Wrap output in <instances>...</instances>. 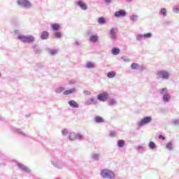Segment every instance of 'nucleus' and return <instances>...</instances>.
Listing matches in <instances>:
<instances>
[{
  "instance_id": "nucleus-1",
  "label": "nucleus",
  "mask_w": 179,
  "mask_h": 179,
  "mask_svg": "<svg viewBox=\"0 0 179 179\" xmlns=\"http://www.w3.org/2000/svg\"><path fill=\"white\" fill-rule=\"evenodd\" d=\"M17 38L20 39L22 43H27L29 44L36 41V38L33 36L19 35Z\"/></svg>"
},
{
  "instance_id": "nucleus-2",
  "label": "nucleus",
  "mask_w": 179,
  "mask_h": 179,
  "mask_svg": "<svg viewBox=\"0 0 179 179\" xmlns=\"http://www.w3.org/2000/svg\"><path fill=\"white\" fill-rule=\"evenodd\" d=\"M101 176L103 178H110V179L114 178L115 177L114 172L108 169H102L101 171Z\"/></svg>"
},
{
  "instance_id": "nucleus-3",
  "label": "nucleus",
  "mask_w": 179,
  "mask_h": 179,
  "mask_svg": "<svg viewBox=\"0 0 179 179\" xmlns=\"http://www.w3.org/2000/svg\"><path fill=\"white\" fill-rule=\"evenodd\" d=\"M157 76H158V79H169V77L170 76V74L169 72L162 70L159 71L157 73Z\"/></svg>"
},
{
  "instance_id": "nucleus-4",
  "label": "nucleus",
  "mask_w": 179,
  "mask_h": 179,
  "mask_svg": "<svg viewBox=\"0 0 179 179\" xmlns=\"http://www.w3.org/2000/svg\"><path fill=\"white\" fill-rule=\"evenodd\" d=\"M108 93L107 92H102L97 95V99L99 100V101H106L108 100Z\"/></svg>"
},
{
  "instance_id": "nucleus-5",
  "label": "nucleus",
  "mask_w": 179,
  "mask_h": 179,
  "mask_svg": "<svg viewBox=\"0 0 179 179\" xmlns=\"http://www.w3.org/2000/svg\"><path fill=\"white\" fill-rule=\"evenodd\" d=\"M70 141H75L76 139H83V136L80 134H76L75 132H71L69 135Z\"/></svg>"
},
{
  "instance_id": "nucleus-6",
  "label": "nucleus",
  "mask_w": 179,
  "mask_h": 179,
  "mask_svg": "<svg viewBox=\"0 0 179 179\" xmlns=\"http://www.w3.org/2000/svg\"><path fill=\"white\" fill-rule=\"evenodd\" d=\"M17 3L18 5H22L24 8H30L31 6V3L28 0H18Z\"/></svg>"
},
{
  "instance_id": "nucleus-7",
  "label": "nucleus",
  "mask_w": 179,
  "mask_h": 179,
  "mask_svg": "<svg viewBox=\"0 0 179 179\" xmlns=\"http://www.w3.org/2000/svg\"><path fill=\"white\" fill-rule=\"evenodd\" d=\"M150 121H152V117L150 116L145 117L140 121L139 125L140 127H143V125H146V124H149Z\"/></svg>"
},
{
  "instance_id": "nucleus-8",
  "label": "nucleus",
  "mask_w": 179,
  "mask_h": 179,
  "mask_svg": "<svg viewBox=\"0 0 179 179\" xmlns=\"http://www.w3.org/2000/svg\"><path fill=\"white\" fill-rule=\"evenodd\" d=\"M127 15V13L125 12L124 10H120L119 11H116L115 13V17H124Z\"/></svg>"
},
{
  "instance_id": "nucleus-9",
  "label": "nucleus",
  "mask_w": 179,
  "mask_h": 179,
  "mask_svg": "<svg viewBox=\"0 0 179 179\" xmlns=\"http://www.w3.org/2000/svg\"><path fill=\"white\" fill-rule=\"evenodd\" d=\"M19 169H20V170H22V171H25V173H30V171H31V170H30L29 169V167L22 164H17Z\"/></svg>"
},
{
  "instance_id": "nucleus-10",
  "label": "nucleus",
  "mask_w": 179,
  "mask_h": 179,
  "mask_svg": "<svg viewBox=\"0 0 179 179\" xmlns=\"http://www.w3.org/2000/svg\"><path fill=\"white\" fill-rule=\"evenodd\" d=\"M69 104L72 108H79V104L76 101L71 100L69 101Z\"/></svg>"
},
{
  "instance_id": "nucleus-11",
  "label": "nucleus",
  "mask_w": 179,
  "mask_h": 179,
  "mask_svg": "<svg viewBox=\"0 0 179 179\" xmlns=\"http://www.w3.org/2000/svg\"><path fill=\"white\" fill-rule=\"evenodd\" d=\"M77 5H78V6H80L83 10H86L87 9V5H86V3L83 1H78Z\"/></svg>"
},
{
  "instance_id": "nucleus-12",
  "label": "nucleus",
  "mask_w": 179,
  "mask_h": 179,
  "mask_svg": "<svg viewBox=\"0 0 179 179\" xmlns=\"http://www.w3.org/2000/svg\"><path fill=\"white\" fill-rule=\"evenodd\" d=\"M50 34H48V31H43L41 35V38L42 40H47Z\"/></svg>"
},
{
  "instance_id": "nucleus-13",
  "label": "nucleus",
  "mask_w": 179,
  "mask_h": 179,
  "mask_svg": "<svg viewBox=\"0 0 179 179\" xmlns=\"http://www.w3.org/2000/svg\"><path fill=\"white\" fill-rule=\"evenodd\" d=\"M75 92H76V90L75 88H71V90L64 91L63 94H64V96H68V94H72V93H75Z\"/></svg>"
},
{
  "instance_id": "nucleus-14",
  "label": "nucleus",
  "mask_w": 179,
  "mask_h": 179,
  "mask_svg": "<svg viewBox=\"0 0 179 179\" xmlns=\"http://www.w3.org/2000/svg\"><path fill=\"white\" fill-rule=\"evenodd\" d=\"M90 40L92 43H97L99 41V36H97V35H92L90 37Z\"/></svg>"
},
{
  "instance_id": "nucleus-15",
  "label": "nucleus",
  "mask_w": 179,
  "mask_h": 179,
  "mask_svg": "<svg viewBox=\"0 0 179 179\" xmlns=\"http://www.w3.org/2000/svg\"><path fill=\"white\" fill-rule=\"evenodd\" d=\"M115 33H116V31H115V29L113 28L111 30H110V38H117V35H115Z\"/></svg>"
},
{
  "instance_id": "nucleus-16",
  "label": "nucleus",
  "mask_w": 179,
  "mask_h": 179,
  "mask_svg": "<svg viewBox=\"0 0 179 179\" xmlns=\"http://www.w3.org/2000/svg\"><path fill=\"white\" fill-rule=\"evenodd\" d=\"M170 99H171V96L169 94H165L163 96L164 101H166L168 103V101H170Z\"/></svg>"
},
{
  "instance_id": "nucleus-17",
  "label": "nucleus",
  "mask_w": 179,
  "mask_h": 179,
  "mask_svg": "<svg viewBox=\"0 0 179 179\" xmlns=\"http://www.w3.org/2000/svg\"><path fill=\"white\" fill-rule=\"evenodd\" d=\"M95 122H96L97 124H100L101 122H104V119H103V117H96L94 118Z\"/></svg>"
},
{
  "instance_id": "nucleus-18",
  "label": "nucleus",
  "mask_w": 179,
  "mask_h": 179,
  "mask_svg": "<svg viewBox=\"0 0 179 179\" xmlns=\"http://www.w3.org/2000/svg\"><path fill=\"white\" fill-rule=\"evenodd\" d=\"M51 27L52 30H55V31H57V30H59V24H52Z\"/></svg>"
},
{
  "instance_id": "nucleus-19",
  "label": "nucleus",
  "mask_w": 179,
  "mask_h": 179,
  "mask_svg": "<svg viewBox=\"0 0 179 179\" xmlns=\"http://www.w3.org/2000/svg\"><path fill=\"white\" fill-rule=\"evenodd\" d=\"M112 54H113V55H118V54H120V49H118L117 48H113Z\"/></svg>"
},
{
  "instance_id": "nucleus-20",
  "label": "nucleus",
  "mask_w": 179,
  "mask_h": 179,
  "mask_svg": "<svg viewBox=\"0 0 179 179\" xmlns=\"http://www.w3.org/2000/svg\"><path fill=\"white\" fill-rule=\"evenodd\" d=\"M115 75H116L115 72H114V71H110V72L108 73L107 76H108V78H109L110 79H111V78H115Z\"/></svg>"
},
{
  "instance_id": "nucleus-21",
  "label": "nucleus",
  "mask_w": 179,
  "mask_h": 179,
  "mask_svg": "<svg viewBox=\"0 0 179 179\" xmlns=\"http://www.w3.org/2000/svg\"><path fill=\"white\" fill-rule=\"evenodd\" d=\"M124 145H125V141L124 140H120L117 141V146L119 148H123Z\"/></svg>"
},
{
  "instance_id": "nucleus-22",
  "label": "nucleus",
  "mask_w": 179,
  "mask_h": 179,
  "mask_svg": "<svg viewBox=\"0 0 179 179\" xmlns=\"http://www.w3.org/2000/svg\"><path fill=\"white\" fill-rule=\"evenodd\" d=\"M98 23L100 24H104L106 23V19L103 17H101L98 19Z\"/></svg>"
},
{
  "instance_id": "nucleus-23",
  "label": "nucleus",
  "mask_w": 179,
  "mask_h": 179,
  "mask_svg": "<svg viewBox=\"0 0 179 179\" xmlns=\"http://www.w3.org/2000/svg\"><path fill=\"white\" fill-rule=\"evenodd\" d=\"M131 69H138L139 68V64L138 63H133L131 65Z\"/></svg>"
},
{
  "instance_id": "nucleus-24",
  "label": "nucleus",
  "mask_w": 179,
  "mask_h": 179,
  "mask_svg": "<svg viewBox=\"0 0 179 179\" xmlns=\"http://www.w3.org/2000/svg\"><path fill=\"white\" fill-rule=\"evenodd\" d=\"M166 149H168V150H173V144H171V143H166Z\"/></svg>"
},
{
  "instance_id": "nucleus-25",
  "label": "nucleus",
  "mask_w": 179,
  "mask_h": 179,
  "mask_svg": "<svg viewBox=\"0 0 179 179\" xmlns=\"http://www.w3.org/2000/svg\"><path fill=\"white\" fill-rule=\"evenodd\" d=\"M161 15H163V16H166L167 15V10H166V8H162L161 11H160Z\"/></svg>"
},
{
  "instance_id": "nucleus-26",
  "label": "nucleus",
  "mask_w": 179,
  "mask_h": 179,
  "mask_svg": "<svg viewBox=\"0 0 179 179\" xmlns=\"http://www.w3.org/2000/svg\"><path fill=\"white\" fill-rule=\"evenodd\" d=\"M149 148L150 149H155V148H156V144H155L152 141H150L149 143Z\"/></svg>"
},
{
  "instance_id": "nucleus-27",
  "label": "nucleus",
  "mask_w": 179,
  "mask_h": 179,
  "mask_svg": "<svg viewBox=\"0 0 179 179\" xmlns=\"http://www.w3.org/2000/svg\"><path fill=\"white\" fill-rule=\"evenodd\" d=\"M55 36L56 38H61V37H62V34L61 32H56L55 33Z\"/></svg>"
},
{
  "instance_id": "nucleus-28",
  "label": "nucleus",
  "mask_w": 179,
  "mask_h": 179,
  "mask_svg": "<svg viewBox=\"0 0 179 179\" xmlns=\"http://www.w3.org/2000/svg\"><path fill=\"white\" fill-rule=\"evenodd\" d=\"M64 92V87H59L56 89V93H62Z\"/></svg>"
},
{
  "instance_id": "nucleus-29",
  "label": "nucleus",
  "mask_w": 179,
  "mask_h": 179,
  "mask_svg": "<svg viewBox=\"0 0 179 179\" xmlns=\"http://www.w3.org/2000/svg\"><path fill=\"white\" fill-rule=\"evenodd\" d=\"M86 66L87 68H94V65H93V63L92 62H87Z\"/></svg>"
},
{
  "instance_id": "nucleus-30",
  "label": "nucleus",
  "mask_w": 179,
  "mask_h": 179,
  "mask_svg": "<svg viewBox=\"0 0 179 179\" xmlns=\"http://www.w3.org/2000/svg\"><path fill=\"white\" fill-rule=\"evenodd\" d=\"M143 37L145 38H150V37H152V34L150 33H148L143 35Z\"/></svg>"
},
{
  "instance_id": "nucleus-31",
  "label": "nucleus",
  "mask_w": 179,
  "mask_h": 179,
  "mask_svg": "<svg viewBox=\"0 0 179 179\" xmlns=\"http://www.w3.org/2000/svg\"><path fill=\"white\" fill-rule=\"evenodd\" d=\"M92 103H94V98H90V99H88L87 101V104H92Z\"/></svg>"
},
{
  "instance_id": "nucleus-32",
  "label": "nucleus",
  "mask_w": 179,
  "mask_h": 179,
  "mask_svg": "<svg viewBox=\"0 0 179 179\" xmlns=\"http://www.w3.org/2000/svg\"><path fill=\"white\" fill-rule=\"evenodd\" d=\"M83 93L84 94H86V96H90V94H92V92H90V91L88 90H84Z\"/></svg>"
},
{
  "instance_id": "nucleus-33",
  "label": "nucleus",
  "mask_w": 179,
  "mask_h": 179,
  "mask_svg": "<svg viewBox=\"0 0 179 179\" xmlns=\"http://www.w3.org/2000/svg\"><path fill=\"white\" fill-rule=\"evenodd\" d=\"M131 20H136L138 19V15H133L131 16Z\"/></svg>"
},
{
  "instance_id": "nucleus-34",
  "label": "nucleus",
  "mask_w": 179,
  "mask_h": 179,
  "mask_svg": "<svg viewBox=\"0 0 179 179\" xmlns=\"http://www.w3.org/2000/svg\"><path fill=\"white\" fill-rule=\"evenodd\" d=\"M164 93H167V88H162L161 90V94H163Z\"/></svg>"
},
{
  "instance_id": "nucleus-35",
  "label": "nucleus",
  "mask_w": 179,
  "mask_h": 179,
  "mask_svg": "<svg viewBox=\"0 0 179 179\" xmlns=\"http://www.w3.org/2000/svg\"><path fill=\"white\" fill-rule=\"evenodd\" d=\"M143 38V35L138 34V35L137 36L138 40H142Z\"/></svg>"
},
{
  "instance_id": "nucleus-36",
  "label": "nucleus",
  "mask_w": 179,
  "mask_h": 179,
  "mask_svg": "<svg viewBox=\"0 0 179 179\" xmlns=\"http://www.w3.org/2000/svg\"><path fill=\"white\" fill-rule=\"evenodd\" d=\"M173 12L175 13H179V8H173Z\"/></svg>"
},
{
  "instance_id": "nucleus-37",
  "label": "nucleus",
  "mask_w": 179,
  "mask_h": 179,
  "mask_svg": "<svg viewBox=\"0 0 179 179\" xmlns=\"http://www.w3.org/2000/svg\"><path fill=\"white\" fill-rule=\"evenodd\" d=\"M50 53L52 55H55V54H57V50H52Z\"/></svg>"
},
{
  "instance_id": "nucleus-38",
  "label": "nucleus",
  "mask_w": 179,
  "mask_h": 179,
  "mask_svg": "<svg viewBox=\"0 0 179 179\" xmlns=\"http://www.w3.org/2000/svg\"><path fill=\"white\" fill-rule=\"evenodd\" d=\"M159 139H162L163 141H164V139H166V138H165L164 136L160 135V136H159Z\"/></svg>"
},
{
  "instance_id": "nucleus-39",
  "label": "nucleus",
  "mask_w": 179,
  "mask_h": 179,
  "mask_svg": "<svg viewBox=\"0 0 179 179\" xmlns=\"http://www.w3.org/2000/svg\"><path fill=\"white\" fill-rule=\"evenodd\" d=\"M110 136H115V131H112L110 134Z\"/></svg>"
},
{
  "instance_id": "nucleus-40",
  "label": "nucleus",
  "mask_w": 179,
  "mask_h": 179,
  "mask_svg": "<svg viewBox=\"0 0 179 179\" xmlns=\"http://www.w3.org/2000/svg\"><path fill=\"white\" fill-rule=\"evenodd\" d=\"M106 1V2H107L108 3H110V2H111V1H113V0H105Z\"/></svg>"
},
{
  "instance_id": "nucleus-41",
  "label": "nucleus",
  "mask_w": 179,
  "mask_h": 179,
  "mask_svg": "<svg viewBox=\"0 0 179 179\" xmlns=\"http://www.w3.org/2000/svg\"><path fill=\"white\" fill-rule=\"evenodd\" d=\"M65 132H66V131H65V130H63V131H62V134H63L64 135H65Z\"/></svg>"
},
{
  "instance_id": "nucleus-42",
  "label": "nucleus",
  "mask_w": 179,
  "mask_h": 179,
  "mask_svg": "<svg viewBox=\"0 0 179 179\" xmlns=\"http://www.w3.org/2000/svg\"><path fill=\"white\" fill-rule=\"evenodd\" d=\"M0 78H1V73H0Z\"/></svg>"
}]
</instances>
